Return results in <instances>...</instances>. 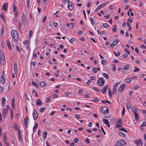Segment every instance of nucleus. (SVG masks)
<instances>
[{
  "instance_id": "nucleus-1",
  "label": "nucleus",
  "mask_w": 146,
  "mask_h": 146,
  "mask_svg": "<svg viewBox=\"0 0 146 146\" xmlns=\"http://www.w3.org/2000/svg\"><path fill=\"white\" fill-rule=\"evenodd\" d=\"M100 112L104 115V117L108 118L110 117L109 113V110L107 107H104L100 109Z\"/></svg>"
},
{
  "instance_id": "nucleus-2",
  "label": "nucleus",
  "mask_w": 146,
  "mask_h": 146,
  "mask_svg": "<svg viewBox=\"0 0 146 146\" xmlns=\"http://www.w3.org/2000/svg\"><path fill=\"white\" fill-rule=\"evenodd\" d=\"M12 40L15 42H17L19 39V36L17 32L15 30H13L11 33Z\"/></svg>"
},
{
  "instance_id": "nucleus-3",
  "label": "nucleus",
  "mask_w": 146,
  "mask_h": 146,
  "mask_svg": "<svg viewBox=\"0 0 146 146\" xmlns=\"http://www.w3.org/2000/svg\"><path fill=\"white\" fill-rule=\"evenodd\" d=\"M5 58L4 53L1 51H0V61L1 65H3L4 63Z\"/></svg>"
},
{
  "instance_id": "nucleus-4",
  "label": "nucleus",
  "mask_w": 146,
  "mask_h": 146,
  "mask_svg": "<svg viewBox=\"0 0 146 146\" xmlns=\"http://www.w3.org/2000/svg\"><path fill=\"white\" fill-rule=\"evenodd\" d=\"M126 144V141L123 140H121L117 141L116 143V146H121L125 145Z\"/></svg>"
},
{
  "instance_id": "nucleus-5",
  "label": "nucleus",
  "mask_w": 146,
  "mask_h": 146,
  "mask_svg": "<svg viewBox=\"0 0 146 146\" xmlns=\"http://www.w3.org/2000/svg\"><path fill=\"white\" fill-rule=\"evenodd\" d=\"M105 83L104 80L102 78H100L97 81V84L100 86H102Z\"/></svg>"
},
{
  "instance_id": "nucleus-6",
  "label": "nucleus",
  "mask_w": 146,
  "mask_h": 146,
  "mask_svg": "<svg viewBox=\"0 0 146 146\" xmlns=\"http://www.w3.org/2000/svg\"><path fill=\"white\" fill-rule=\"evenodd\" d=\"M7 110V109H3L2 111V115L3 118H5L8 116Z\"/></svg>"
},
{
  "instance_id": "nucleus-7",
  "label": "nucleus",
  "mask_w": 146,
  "mask_h": 146,
  "mask_svg": "<svg viewBox=\"0 0 146 146\" xmlns=\"http://www.w3.org/2000/svg\"><path fill=\"white\" fill-rule=\"evenodd\" d=\"M74 7V6L73 4L71 2H69L68 3V9L70 10H72Z\"/></svg>"
},
{
  "instance_id": "nucleus-8",
  "label": "nucleus",
  "mask_w": 146,
  "mask_h": 146,
  "mask_svg": "<svg viewBox=\"0 0 146 146\" xmlns=\"http://www.w3.org/2000/svg\"><path fill=\"white\" fill-rule=\"evenodd\" d=\"M125 87V84H123L121 85L118 90L119 93H121L123 91Z\"/></svg>"
},
{
  "instance_id": "nucleus-9",
  "label": "nucleus",
  "mask_w": 146,
  "mask_h": 146,
  "mask_svg": "<svg viewBox=\"0 0 146 146\" xmlns=\"http://www.w3.org/2000/svg\"><path fill=\"white\" fill-rule=\"evenodd\" d=\"M14 70L15 74V75L17 74L18 72V69L17 63L16 62H15L14 63Z\"/></svg>"
},
{
  "instance_id": "nucleus-10",
  "label": "nucleus",
  "mask_w": 146,
  "mask_h": 146,
  "mask_svg": "<svg viewBox=\"0 0 146 146\" xmlns=\"http://www.w3.org/2000/svg\"><path fill=\"white\" fill-rule=\"evenodd\" d=\"M34 119L35 120L38 117V115L37 111L35 110H34L33 113Z\"/></svg>"
},
{
  "instance_id": "nucleus-11",
  "label": "nucleus",
  "mask_w": 146,
  "mask_h": 146,
  "mask_svg": "<svg viewBox=\"0 0 146 146\" xmlns=\"http://www.w3.org/2000/svg\"><path fill=\"white\" fill-rule=\"evenodd\" d=\"M126 106L128 110H129L131 109V105L130 102L129 101H127L126 103Z\"/></svg>"
},
{
  "instance_id": "nucleus-12",
  "label": "nucleus",
  "mask_w": 146,
  "mask_h": 146,
  "mask_svg": "<svg viewBox=\"0 0 146 146\" xmlns=\"http://www.w3.org/2000/svg\"><path fill=\"white\" fill-rule=\"evenodd\" d=\"M102 121L104 123L106 124L108 127H110V124L108 120L104 119L102 120Z\"/></svg>"
},
{
  "instance_id": "nucleus-13",
  "label": "nucleus",
  "mask_w": 146,
  "mask_h": 146,
  "mask_svg": "<svg viewBox=\"0 0 146 146\" xmlns=\"http://www.w3.org/2000/svg\"><path fill=\"white\" fill-rule=\"evenodd\" d=\"M5 78L4 76L2 75L0 76V82L2 84L5 83Z\"/></svg>"
},
{
  "instance_id": "nucleus-14",
  "label": "nucleus",
  "mask_w": 146,
  "mask_h": 146,
  "mask_svg": "<svg viewBox=\"0 0 146 146\" xmlns=\"http://www.w3.org/2000/svg\"><path fill=\"white\" fill-rule=\"evenodd\" d=\"M108 88V86H106L104 87L101 91L103 94H105L107 92Z\"/></svg>"
},
{
  "instance_id": "nucleus-15",
  "label": "nucleus",
  "mask_w": 146,
  "mask_h": 146,
  "mask_svg": "<svg viewBox=\"0 0 146 146\" xmlns=\"http://www.w3.org/2000/svg\"><path fill=\"white\" fill-rule=\"evenodd\" d=\"M29 118L27 116L24 119V124H25V126H26V127H27V122H28L29 121Z\"/></svg>"
},
{
  "instance_id": "nucleus-16",
  "label": "nucleus",
  "mask_w": 146,
  "mask_h": 146,
  "mask_svg": "<svg viewBox=\"0 0 146 146\" xmlns=\"http://www.w3.org/2000/svg\"><path fill=\"white\" fill-rule=\"evenodd\" d=\"M135 143L136 144V145L137 146H139L141 144V145H142V142L141 140L139 139V140H136L134 141Z\"/></svg>"
},
{
  "instance_id": "nucleus-17",
  "label": "nucleus",
  "mask_w": 146,
  "mask_h": 146,
  "mask_svg": "<svg viewBox=\"0 0 146 146\" xmlns=\"http://www.w3.org/2000/svg\"><path fill=\"white\" fill-rule=\"evenodd\" d=\"M21 20L23 23H24V25L27 23V21L26 17H22Z\"/></svg>"
},
{
  "instance_id": "nucleus-18",
  "label": "nucleus",
  "mask_w": 146,
  "mask_h": 146,
  "mask_svg": "<svg viewBox=\"0 0 146 146\" xmlns=\"http://www.w3.org/2000/svg\"><path fill=\"white\" fill-rule=\"evenodd\" d=\"M8 3H5L2 7L3 9L5 10H7V7H8Z\"/></svg>"
},
{
  "instance_id": "nucleus-19",
  "label": "nucleus",
  "mask_w": 146,
  "mask_h": 146,
  "mask_svg": "<svg viewBox=\"0 0 146 146\" xmlns=\"http://www.w3.org/2000/svg\"><path fill=\"white\" fill-rule=\"evenodd\" d=\"M7 45L9 49L10 50L12 49L10 43V41L9 40H8L7 41Z\"/></svg>"
},
{
  "instance_id": "nucleus-20",
  "label": "nucleus",
  "mask_w": 146,
  "mask_h": 146,
  "mask_svg": "<svg viewBox=\"0 0 146 146\" xmlns=\"http://www.w3.org/2000/svg\"><path fill=\"white\" fill-rule=\"evenodd\" d=\"M104 6H103V5H102V4L101 5H100L98 7L95 9L94 11L95 12H97V11H98V10H99L101 8L103 7Z\"/></svg>"
},
{
  "instance_id": "nucleus-21",
  "label": "nucleus",
  "mask_w": 146,
  "mask_h": 146,
  "mask_svg": "<svg viewBox=\"0 0 146 146\" xmlns=\"http://www.w3.org/2000/svg\"><path fill=\"white\" fill-rule=\"evenodd\" d=\"M43 103L40 99H38L36 101V104L37 105H40L42 104Z\"/></svg>"
},
{
  "instance_id": "nucleus-22",
  "label": "nucleus",
  "mask_w": 146,
  "mask_h": 146,
  "mask_svg": "<svg viewBox=\"0 0 146 146\" xmlns=\"http://www.w3.org/2000/svg\"><path fill=\"white\" fill-rule=\"evenodd\" d=\"M14 127L15 128L16 130L18 131V132L19 131V130H20L19 128L17 127V124L16 123H14Z\"/></svg>"
},
{
  "instance_id": "nucleus-23",
  "label": "nucleus",
  "mask_w": 146,
  "mask_h": 146,
  "mask_svg": "<svg viewBox=\"0 0 146 146\" xmlns=\"http://www.w3.org/2000/svg\"><path fill=\"white\" fill-rule=\"evenodd\" d=\"M118 135L119 136L122 137H124L125 136V134L121 132H119Z\"/></svg>"
},
{
  "instance_id": "nucleus-24",
  "label": "nucleus",
  "mask_w": 146,
  "mask_h": 146,
  "mask_svg": "<svg viewBox=\"0 0 146 146\" xmlns=\"http://www.w3.org/2000/svg\"><path fill=\"white\" fill-rule=\"evenodd\" d=\"M47 132L44 131L43 132L42 137L44 139H46L47 135Z\"/></svg>"
},
{
  "instance_id": "nucleus-25",
  "label": "nucleus",
  "mask_w": 146,
  "mask_h": 146,
  "mask_svg": "<svg viewBox=\"0 0 146 146\" xmlns=\"http://www.w3.org/2000/svg\"><path fill=\"white\" fill-rule=\"evenodd\" d=\"M42 87H45L46 86V83L44 81H41L39 84Z\"/></svg>"
},
{
  "instance_id": "nucleus-26",
  "label": "nucleus",
  "mask_w": 146,
  "mask_h": 146,
  "mask_svg": "<svg viewBox=\"0 0 146 146\" xmlns=\"http://www.w3.org/2000/svg\"><path fill=\"white\" fill-rule=\"evenodd\" d=\"M11 105L12 107L13 108H15V100L14 98H13L11 101Z\"/></svg>"
},
{
  "instance_id": "nucleus-27",
  "label": "nucleus",
  "mask_w": 146,
  "mask_h": 146,
  "mask_svg": "<svg viewBox=\"0 0 146 146\" xmlns=\"http://www.w3.org/2000/svg\"><path fill=\"white\" fill-rule=\"evenodd\" d=\"M134 117L136 119V120L137 121L139 120V115L137 113H134Z\"/></svg>"
},
{
  "instance_id": "nucleus-28",
  "label": "nucleus",
  "mask_w": 146,
  "mask_h": 146,
  "mask_svg": "<svg viewBox=\"0 0 146 146\" xmlns=\"http://www.w3.org/2000/svg\"><path fill=\"white\" fill-rule=\"evenodd\" d=\"M1 103L2 105H3L5 104V99L4 97H3L1 99Z\"/></svg>"
},
{
  "instance_id": "nucleus-29",
  "label": "nucleus",
  "mask_w": 146,
  "mask_h": 146,
  "mask_svg": "<svg viewBox=\"0 0 146 146\" xmlns=\"http://www.w3.org/2000/svg\"><path fill=\"white\" fill-rule=\"evenodd\" d=\"M102 26L103 27L106 28H107L109 27H110V28H111V27H110V26L106 23L103 24L102 25Z\"/></svg>"
},
{
  "instance_id": "nucleus-30",
  "label": "nucleus",
  "mask_w": 146,
  "mask_h": 146,
  "mask_svg": "<svg viewBox=\"0 0 146 146\" xmlns=\"http://www.w3.org/2000/svg\"><path fill=\"white\" fill-rule=\"evenodd\" d=\"M31 83L32 84L34 85L36 87H38L39 86V85L38 84L32 81L31 82Z\"/></svg>"
},
{
  "instance_id": "nucleus-31",
  "label": "nucleus",
  "mask_w": 146,
  "mask_h": 146,
  "mask_svg": "<svg viewBox=\"0 0 146 146\" xmlns=\"http://www.w3.org/2000/svg\"><path fill=\"white\" fill-rule=\"evenodd\" d=\"M18 132V137L19 138V139L21 140L22 138L21 135V131L20 130H19V131Z\"/></svg>"
},
{
  "instance_id": "nucleus-32",
  "label": "nucleus",
  "mask_w": 146,
  "mask_h": 146,
  "mask_svg": "<svg viewBox=\"0 0 146 146\" xmlns=\"http://www.w3.org/2000/svg\"><path fill=\"white\" fill-rule=\"evenodd\" d=\"M117 88L113 87L112 90V94L113 95L116 92Z\"/></svg>"
},
{
  "instance_id": "nucleus-33",
  "label": "nucleus",
  "mask_w": 146,
  "mask_h": 146,
  "mask_svg": "<svg viewBox=\"0 0 146 146\" xmlns=\"http://www.w3.org/2000/svg\"><path fill=\"white\" fill-rule=\"evenodd\" d=\"M6 135L5 134V133L3 134V141L4 142L5 141H7V139L6 137Z\"/></svg>"
},
{
  "instance_id": "nucleus-34",
  "label": "nucleus",
  "mask_w": 146,
  "mask_h": 146,
  "mask_svg": "<svg viewBox=\"0 0 146 146\" xmlns=\"http://www.w3.org/2000/svg\"><path fill=\"white\" fill-rule=\"evenodd\" d=\"M118 40L115 39L113 41V43L114 45H116L118 44Z\"/></svg>"
},
{
  "instance_id": "nucleus-35",
  "label": "nucleus",
  "mask_w": 146,
  "mask_h": 146,
  "mask_svg": "<svg viewBox=\"0 0 146 146\" xmlns=\"http://www.w3.org/2000/svg\"><path fill=\"white\" fill-rule=\"evenodd\" d=\"M117 124H121L122 122L121 121V119L120 118H118L117 122H116Z\"/></svg>"
},
{
  "instance_id": "nucleus-36",
  "label": "nucleus",
  "mask_w": 146,
  "mask_h": 146,
  "mask_svg": "<svg viewBox=\"0 0 146 146\" xmlns=\"http://www.w3.org/2000/svg\"><path fill=\"white\" fill-rule=\"evenodd\" d=\"M101 64L103 65L105 64L107 62V61L104 60H102L101 61Z\"/></svg>"
},
{
  "instance_id": "nucleus-37",
  "label": "nucleus",
  "mask_w": 146,
  "mask_h": 146,
  "mask_svg": "<svg viewBox=\"0 0 146 146\" xmlns=\"http://www.w3.org/2000/svg\"><path fill=\"white\" fill-rule=\"evenodd\" d=\"M129 68V66L128 65H127L124 66L123 67V68L124 70H126L128 69Z\"/></svg>"
},
{
  "instance_id": "nucleus-38",
  "label": "nucleus",
  "mask_w": 146,
  "mask_h": 146,
  "mask_svg": "<svg viewBox=\"0 0 146 146\" xmlns=\"http://www.w3.org/2000/svg\"><path fill=\"white\" fill-rule=\"evenodd\" d=\"M102 75L105 77L106 79H108L109 76L106 73H103L102 74Z\"/></svg>"
},
{
  "instance_id": "nucleus-39",
  "label": "nucleus",
  "mask_w": 146,
  "mask_h": 146,
  "mask_svg": "<svg viewBox=\"0 0 146 146\" xmlns=\"http://www.w3.org/2000/svg\"><path fill=\"white\" fill-rule=\"evenodd\" d=\"M113 54L116 57L120 56L121 54V53L119 52H118L117 54L116 53V52H113Z\"/></svg>"
},
{
  "instance_id": "nucleus-40",
  "label": "nucleus",
  "mask_w": 146,
  "mask_h": 146,
  "mask_svg": "<svg viewBox=\"0 0 146 146\" xmlns=\"http://www.w3.org/2000/svg\"><path fill=\"white\" fill-rule=\"evenodd\" d=\"M17 7L15 6L14 4H13V11L15 12L17 10Z\"/></svg>"
},
{
  "instance_id": "nucleus-41",
  "label": "nucleus",
  "mask_w": 146,
  "mask_h": 146,
  "mask_svg": "<svg viewBox=\"0 0 146 146\" xmlns=\"http://www.w3.org/2000/svg\"><path fill=\"white\" fill-rule=\"evenodd\" d=\"M117 31L116 30V26L115 25L114 27L112 29V32L113 33L116 32Z\"/></svg>"
},
{
  "instance_id": "nucleus-42",
  "label": "nucleus",
  "mask_w": 146,
  "mask_h": 146,
  "mask_svg": "<svg viewBox=\"0 0 146 146\" xmlns=\"http://www.w3.org/2000/svg\"><path fill=\"white\" fill-rule=\"evenodd\" d=\"M132 111L134 114L137 113V110H136V108L135 107H134L133 108V107L132 108Z\"/></svg>"
},
{
  "instance_id": "nucleus-43",
  "label": "nucleus",
  "mask_w": 146,
  "mask_h": 146,
  "mask_svg": "<svg viewBox=\"0 0 146 146\" xmlns=\"http://www.w3.org/2000/svg\"><path fill=\"white\" fill-rule=\"evenodd\" d=\"M90 19L91 21V23L92 24V25H94V24L95 23V22L94 21L93 19V18H90Z\"/></svg>"
},
{
  "instance_id": "nucleus-44",
  "label": "nucleus",
  "mask_w": 146,
  "mask_h": 146,
  "mask_svg": "<svg viewBox=\"0 0 146 146\" xmlns=\"http://www.w3.org/2000/svg\"><path fill=\"white\" fill-rule=\"evenodd\" d=\"M18 25L19 29V30L21 29L22 28L21 23L20 22L19 23Z\"/></svg>"
},
{
  "instance_id": "nucleus-45",
  "label": "nucleus",
  "mask_w": 146,
  "mask_h": 146,
  "mask_svg": "<svg viewBox=\"0 0 146 146\" xmlns=\"http://www.w3.org/2000/svg\"><path fill=\"white\" fill-rule=\"evenodd\" d=\"M125 113V107H124L122 111V113H121L123 117L124 116Z\"/></svg>"
},
{
  "instance_id": "nucleus-46",
  "label": "nucleus",
  "mask_w": 146,
  "mask_h": 146,
  "mask_svg": "<svg viewBox=\"0 0 146 146\" xmlns=\"http://www.w3.org/2000/svg\"><path fill=\"white\" fill-rule=\"evenodd\" d=\"M146 126V121H144L143 122V123L141 125V127H145V126Z\"/></svg>"
},
{
  "instance_id": "nucleus-47",
  "label": "nucleus",
  "mask_w": 146,
  "mask_h": 146,
  "mask_svg": "<svg viewBox=\"0 0 146 146\" xmlns=\"http://www.w3.org/2000/svg\"><path fill=\"white\" fill-rule=\"evenodd\" d=\"M135 69L133 70V72H139L140 70V69L136 67H135Z\"/></svg>"
},
{
  "instance_id": "nucleus-48",
  "label": "nucleus",
  "mask_w": 146,
  "mask_h": 146,
  "mask_svg": "<svg viewBox=\"0 0 146 146\" xmlns=\"http://www.w3.org/2000/svg\"><path fill=\"white\" fill-rule=\"evenodd\" d=\"M101 102L103 103H106V102L108 104H110V102L109 101H108V100H104V101L102 100H101Z\"/></svg>"
},
{
  "instance_id": "nucleus-49",
  "label": "nucleus",
  "mask_w": 146,
  "mask_h": 146,
  "mask_svg": "<svg viewBox=\"0 0 146 146\" xmlns=\"http://www.w3.org/2000/svg\"><path fill=\"white\" fill-rule=\"evenodd\" d=\"M45 109V108H44L42 107L40 109V111L41 113H42L44 110Z\"/></svg>"
},
{
  "instance_id": "nucleus-50",
  "label": "nucleus",
  "mask_w": 146,
  "mask_h": 146,
  "mask_svg": "<svg viewBox=\"0 0 146 146\" xmlns=\"http://www.w3.org/2000/svg\"><path fill=\"white\" fill-rule=\"evenodd\" d=\"M92 100L95 102H98L99 101V99L95 98L94 99Z\"/></svg>"
},
{
  "instance_id": "nucleus-51",
  "label": "nucleus",
  "mask_w": 146,
  "mask_h": 146,
  "mask_svg": "<svg viewBox=\"0 0 146 146\" xmlns=\"http://www.w3.org/2000/svg\"><path fill=\"white\" fill-rule=\"evenodd\" d=\"M33 31L32 30L29 31V34L28 36L29 37H30L33 34Z\"/></svg>"
},
{
  "instance_id": "nucleus-52",
  "label": "nucleus",
  "mask_w": 146,
  "mask_h": 146,
  "mask_svg": "<svg viewBox=\"0 0 146 146\" xmlns=\"http://www.w3.org/2000/svg\"><path fill=\"white\" fill-rule=\"evenodd\" d=\"M51 101L50 98L48 97L46 98V102H48Z\"/></svg>"
},
{
  "instance_id": "nucleus-53",
  "label": "nucleus",
  "mask_w": 146,
  "mask_h": 146,
  "mask_svg": "<svg viewBox=\"0 0 146 146\" xmlns=\"http://www.w3.org/2000/svg\"><path fill=\"white\" fill-rule=\"evenodd\" d=\"M119 129L120 130H121V131H123L124 132H127V131L126 130H125V129H124V128H120Z\"/></svg>"
},
{
  "instance_id": "nucleus-54",
  "label": "nucleus",
  "mask_w": 146,
  "mask_h": 146,
  "mask_svg": "<svg viewBox=\"0 0 146 146\" xmlns=\"http://www.w3.org/2000/svg\"><path fill=\"white\" fill-rule=\"evenodd\" d=\"M4 27L3 26H2V28L1 29V33L2 35H3L4 33Z\"/></svg>"
},
{
  "instance_id": "nucleus-55",
  "label": "nucleus",
  "mask_w": 146,
  "mask_h": 146,
  "mask_svg": "<svg viewBox=\"0 0 146 146\" xmlns=\"http://www.w3.org/2000/svg\"><path fill=\"white\" fill-rule=\"evenodd\" d=\"M75 40V39L74 38H72L70 40V41L71 42H73Z\"/></svg>"
},
{
  "instance_id": "nucleus-56",
  "label": "nucleus",
  "mask_w": 146,
  "mask_h": 146,
  "mask_svg": "<svg viewBox=\"0 0 146 146\" xmlns=\"http://www.w3.org/2000/svg\"><path fill=\"white\" fill-rule=\"evenodd\" d=\"M108 93L109 96L110 97H111V96H112L111 93V92H110V90L109 89H108Z\"/></svg>"
},
{
  "instance_id": "nucleus-57",
  "label": "nucleus",
  "mask_w": 146,
  "mask_h": 146,
  "mask_svg": "<svg viewBox=\"0 0 146 146\" xmlns=\"http://www.w3.org/2000/svg\"><path fill=\"white\" fill-rule=\"evenodd\" d=\"M25 99L27 100H29V99L28 97L27 94V93H25Z\"/></svg>"
},
{
  "instance_id": "nucleus-58",
  "label": "nucleus",
  "mask_w": 146,
  "mask_h": 146,
  "mask_svg": "<svg viewBox=\"0 0 146 146\" xmlns=\"http://www.w3.org/2000/svg\"><path fill=\"white\" fill-rule=\"evenodd\" d=\"M11 117L12 119H13V113L12 110H11L10 111Z\"/></svg>"
},
{
  "instance_id": "nucleus-59",
  "label": "nucleus",
  "mask_w": 146,
  "mask_h": 146,
  "mask_svg": "<svg viewBox=\"0 0 146 146\" xmlns=\"http://www.w3.org/2000/svg\"><path fill=\"white\" fill-rule=\"evenodd\" d=\"M101 130L104 133V135H105L106 134V133L105 132V131H104V130L102 126H101Z\"/></svg>"
},
{
  "instance_id": "nucleus-60",
  "label": "nucleus",
  "mask_w": 146,
  "mask_h": 146,
  "mask_svg": "<svg viewBox=\"0 0 146 146\" xmlns=\"http://www.w3.org/2000/svg\"><path fill=\"white\" fill-rule=\"evenodd\" d=\"M78 138H75L74 140V143H76L78 142Z\"/></svg>"
},
{
  "instance_id": "nucleus-61",
  "label": "nucleus",
  "mask_w": 146,
  "mask_h": 146,
  "mask_svg": "<svg viewBox=\"0 0 146 146\" xmlns=\"http://www.w3.org/2000/svg\"><path fill=\"white\" fill-rule=\"evenodd\" d=\"M47 17L46 16H45L44 17V18L43 20H42V22L43 23H44L45 20L47 19Z\"/></svg>"
},
{
  "instance_id": "nucleus-62",
  "label": "nucleus",
  "mask_w": 146,
  "mask_h": 146,
  "mask_svg": "<svg viewBox=\"0 0 146 146\" xmlns=\"http://www.w3.org/2000/svg\"><path fill=\"white\" fill-rule=\"evenodd\" d=\"M70 2V0H64L63 1V3L64 4H66L68 3H69Z\"/></svg>"
},
{
  "instance_id": "nucleus-63",
  "label": "nucleus",
  "mask_w": 146,
  "mask_h": 146,
  "mask_svg": "<svg viewBox=\"0 0 146 146\" xmlns=\"http://www.w3.org/2000/svg\"><path fill=\"white\" fill-rule=\"evenodd\" d=\"M27 5L28 7L29 6L30 0H27Z\"/></svg>"
},
{
  "instance_id": "nucleus-64",
  "label": "nucleus",
  "mask_w": 146,
  "mask_h": 146,
  "mask_svg": "<svg viewBox=\"0 0 146 146\" xmlns=\"http://www.w3.org/2000/svg\"><path fill=\"white\" fill-rule=\"evenodd\" d=\"M117 124L116 125V128H119L121 127V124Z\"/></svg>"
}]
</instances>
